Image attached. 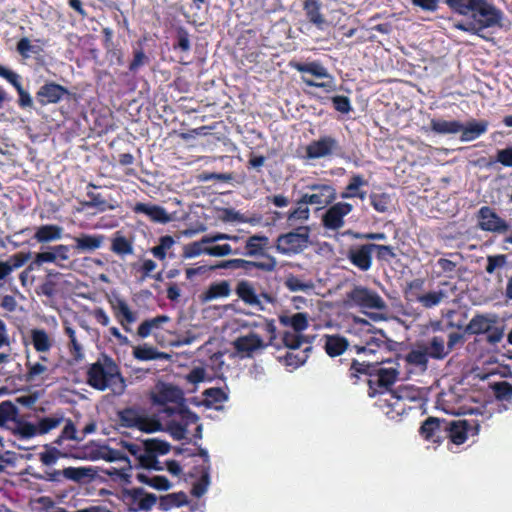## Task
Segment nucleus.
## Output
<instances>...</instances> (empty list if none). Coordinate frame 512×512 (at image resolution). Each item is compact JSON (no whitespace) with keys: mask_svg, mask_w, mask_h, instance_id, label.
Segmentation results:
<instances>
[{"mask_svg":"<svg viewBox=\"0 0 512 512\" xmlns=\"http://www.w3.org/2000/svg\"><path fill=\"white\" fill-rule=\"evenodd\" d=\"M464 333L485 335V340L490 345H496L504 336V326L494 314H476L466 324Z\"/></svg>","mask_w":512,"mask_h":512,"instance_id":"4","label":"nucleus"},{"mask_svg":"<svg viewBox=\"0 0 512 512\" xmlns=\"http://www.w3.org/2000/svg\"><path fill=\"white\" fill-rule=\"evenodd\" d=\"M138 429L142 432L153 433L162 430V424L151 416L143 414Z\"/></svg>","mask_w":512,"mask_h":512,"instance_id":"64","label":"nucleus"},{"mask_svg":"<svg viewBox=\"0 0 512 512\" xmlns=\"http://www.w3.org/2000/svg\"><path fill=\"white\" fill-rule=\"evenodd\" d=\"M143 414L144 413H142L140 409L136 407H126L118 411L117 416L122 427L138 429Z\"/></svg>","mask_w":512,"mask_h":512,"instance_id":"36","label":"nucleus"},{"mask_svg":"<svg viewBox=\"0 0 512 512\" xmlns=\"http://www.w3.org/2000/svg\"><path fill=\"white\" fill-rule=\"evenodd\" d=\"M177 417L180 419V422L171 421L168 423V428L174 439L182 440L186 437L187 427L191 424H196L197 422H189L182 416Z\"/></svg>","mask_w":512,"mask_h":512,"instance_id":"57","label":"nucleus"},{"mask_svg":"<svg viewBox=\"0 0 512 512\" xmlns=\"http://www.w3.org/2000/svg\"><path fill=\"white\" fill-rule=\"evenodd\" d=\"M231 293V285L228 281L212 283L204 292V301H212L219 297H227Z\"/></svg>","mask_w":512,"mask_h":512,"instance_id":"42","label":"nucleus"},{"mask_svg":"<svg viewBox=\"0 0 512 512\" xmlns=\"http://www.w3.org/2000/svg\"><path fill=\"white\" fill-rule=\"evenodd\" d=\"M269 244V238L266 235L254 234L247 238L245 242V250L240 251L241 255L248 257H260L264 260L265 255H269L265 252Z\"/></svg>","mask_w":512,"mask_h":512,"instance_id":"28","label":"nucleus"},{"mask_svg":"<svg viewBox=\"0 0 512 512\" xmlns=\"http://www.w3.org/2000/svg\"><path fill=\"white\" fill-rule=\"evenodd\" d=\"M69 95L67 88L54 81L46 82L36 92V100L41 106L59 103Z\"/></svg>","mask_w":512,"mask_h":512,"instance_id":"18","label":"nucleus"},{"mask_svg":"<svg viewBox=\"0 0 512 512\" xmlns=\"http://www.w3.org/2000/svg\"><path fill=\"white\" fill-rule=\"evenodd\" d=\"M353 209V205L347 201L331 203L321 217L322 226L327 230L334 231L343 228L346 225L345 218Z\"/></svg>","mask_w":512,"mask_h":512,"instance_id":"11","label":"nucleus"},{"mask_svg":"<svg viewBox=\"0 0 512 512\" xmlns=\"http://www.w3.org/2000/svg\"><path fill=\"white\" fill-rule=\"evenodd\" d=\"M111 251L122 257L131 255L134 253L133 243L126 236L116 232L112 239Z\"/></svg>","mask_w":512,"mask_h":512,"instance_id":"44","label":"nucleus"},{"mask_svg":"<svg viewBox=\"0 0 512 512\" xmlns=\"http://www.w3.org/2000/svg\"><path fill=\"white\" fill-rule=\"evenodd\" d=\"M202 395L205 398V402L207 406H210L215 403H221L228 399L227 395L220 388H209L204 390Z\"/></svg>","mask_w":512,"mask_h":512,"instance_id":"61","label":"nucleus"},{"mask_svg":"<svg viewBox=\"0 0 512 512\" xmlns=\"http://www.w3.org/2000/svg\"><path fill=\"white\" fill-rule=\"evenodd\" d=\"M18 413L17 406L11 401L0 402V427H6L9 430V426H11Z\"/></svg>","mask_w":512,"mask_h":512,"instance_id":"45","label":"nucleus"},{"mask_svg":"<svg viewBox=\"0 0 512 512\" xmlns=\"http://www.w3.org/2000/svg\"><path fill=\"white\" fill-rule=\"evenodd\" d=\"M235 293L239 299L246 305L256 307L258 310H264L261 303V296L257 293L253 283L242 280L236 284Z\"/></svg>","mask_w":512,"mask_h":512,"instance_id":"27","label":"nucleus"},{"mask_svg":"<svg viewBox=\"0 0 512 512\" xmlns=\"http://www.w3.org/2000/svg\"><path fill=\"white\" fill-rule=\"evenodd\" d=\"M341 151L339 140L332 135L324 134L306 145L305 157L308 160L331 158L339 155Z\"/></svg>","mask_w":512,"mask_h":512,"instance_id":"8","label":"nucleus"},{"mask_svg":"<svg viewBox=\"0 0 512 512\" xmlns=\"http://www.w3.org/2000/svg\"><path fill=\"white\" fill-rule=\"evenodd\" d=\"M0 77L13 85L19 96L18 104L21 108L32 107L31 95L23 88L19 74L0 65Z\"/></svg>","mask_w":512,"mask_h":512,"instance_id":"25","label":"nucleus"},{"mask_svg":"<svg viewBox=\"0 0 512 512\" xmlns=\"http://www.w3.org/2000/svg\"><path fill=\"white\" fill-rule=\"evenodd\" d=\"M445 5L455 14L471 16L479 37L485 29L501 26L503 12L488 0H445Z\"/></svg>","mask_w":512,"mask_h":512,"instance_id":"1","label":"nucleus"},{"mask_svg":"<svg viewBox=\"0 0 512 512\" xmlns=\"http://www.w3.org/2000/svg\"><path fill=\"white\" fill-rule=\"evenodd\" d=\"M488 128V122L481 121V122H469L467 125L463 126L460 132H462V136H460V139L462 141H471L482 134L486 133Z\"/></svg>","mask_w":512,"mask_h":512,"instance_id":"40","label":"nucleus"},{"mask_svg":"<svg viewBox=\"0 0 512 512\" xmlns=\"http://www.w3.org/2000/svg\"><path fill=\"white\" fill-rule=\"evenodd\" d=\"M277 267V260L272 255H265L264 260L253 261L242 258H233V269H243L244 273L251 275L254 269H259L261 272L271 273Z\"/></svg>","mask_w":512,"mask_h":512,"instance_id":"19","label":"nucleus"},{"mask_svg":"<svg viewBox=\"0 0 512 512\" xmlns=\"http://www.w3.org/2000/svg\"><path fill=\"white\" fill-rule=\"evenodd\" d=\"M349 348V341L341 335H325L324 350L329 357H339Z\"/></svg>","mask_w":512,"mask_h":512,"instance_id":"33","label":"nucleus"},{"mask_svg":"<svg viewBox=\"0 0 512 512\" xmlns=\"http://www.w3.org/2000/svg\"><path fill=\"white\" fill-rule=\"evenodd\" d=\"M386 361H376V368L374 369V377L368 379V395L374 398L377 394H383L388 391L390 386L393 385L399 376L397 367H381Z\"/></svg>","mask_w":512,"mask_h":512,"instance_id":"10","label":"nucleus"},{"mask_svg":"<svg viewBox=\"0 0 512 512\" xmlns=\"http://www.w3.org/2000/svg\"><path fill=\"white\" fill-rule=\"evenodd\" d=\"M429 357L426 349H412L406 354L405 361L410 365L425 369L427 368Z\"/></svg>","mask_w":512,"mask_h":512,"instance_id":"55","label":"nucleus"},{"mask_svg":"<svg viewBox=\"0 0 512 512\" xmlns=\"http://www.w3.org/2000/svg\"><path fill=\"white\" fill-rule=\"evenodd\" d=\"M74 245L72 249L76 253H90L102 247L105 242V235L103 234H89L81 233L73 237Z\"/></svg>","mask_w":512,"mask_h":512,"instance_id":"22","label":"nucleus"},{"mask_svg":"<svg viewBox=\"0 0 512 512\" xmlns=\"http://www.w3.org/2000/svg\"><path fill=\"white\" fill-rule=\"evenodd\" d=\"M174 50H180L183 52H188L191 48L190 36L188 31L183 28V26H178L176 28V37L174 45Z\"/></svg>","mask_w":512,"mask_h":512,"instance_id":"59","label":"nucleus"},{"mask_svg":"<svg viewBox=\"0 0 512 512\" xmlns=\"http://www.w3.org/2000/svg\"><path fill=\"white\" fill-rule=\"evenodd\" d=\"M436 270H434V278H448L454 279L457 272L458 263L448 258H439L436 263Z\"/></svg>","mask_w":512,"mask_h":512,"instance_id":"39","label":"nucleus"},{"mask_svg":"<svg viewBox=\"0 0 512 512\" xmlns=\"http://www.w3.org/2000/svg\"><path fill=\"white\" fill-rule=\"evenodd\" d=\"M407 398L408 390L401 386L396 391L386 393L384 397L378 400L377 405L389 420L398 421L407 409L405 402Z\"/></svg>","mask_w":512,"mask_h":512,"instance_id":"9","label":"nucleus"},{"mask_svg":"<svg viewBox=\"0 0 512 512\" xmlns=\"http://www.w3.org/2000/svg\"><path fill=\"white\" fill-rule=\"evenodd\" d=\"M63 228L56 224H45L36 228L34 233L35 241L38 243H49L61 239Z\"/></svg>","mask_w":512,"mask_h":512,"instance_id":"34","label":"nucleus"},{"mask_svg":"<svg viewBox=\"0 0 512 512\" xmlns=\"http://www.w3.org/2000/svg\"><path fill=\"white\" fill-rule=\"evenodd\" d=\"M133 356L139 361H152L163 359V357H166V354L158 351L155 347L144 344L134 348Z\"/></svg>","mask_w":512,"mask_h":512,"instance_id":"48","label":"nucleus"},{"mask_svg":"<svg viewBox=\"0 0 512 512\" xmlns=\"http://www.w3.org/2000/svg\"><path fill=\"white\" fill-rule=\"evenodd\" d=\"M368 183L361 174H354L349 179V182L345 188V190L340 194L342 199L355 198V193L361 187L367 186Z\"/></svg>","mask_w":512,"mask_h":512,"instance_id":"53","label":"nucleus"},{"mask_svg":"<svg viewBox=\"0 0 512 512\" xmlns=\"http://www.w3.org/2000/svg\"><path fill=\"white\" fill-rule=\"evenodd\" d=\"M290 67L300 73H308L316 78L326 79L325 81L318 82L313 79L302 76V81L311 87H318L325 89L326 92H333L336 89L334 77L327 71V69L319 62L314 61L310 63L290 62Z\"/></svg>","mask_w":512,"mask_h":512,"instance_id":"6","label":"nucleus"},{"mask_svg":"<svg viewBox=\"0 0 512 512\" xmlns=\"http://www.w3.org/2000/svg\"><path fill=\"white\" fill-rule=\"evenodd\" d=\"M63 421L62 416H45L36 424L37 435H43L56 429Z\"/></svg>","mask_w":512,"mask_h":512,"instance_id":"56","label":"nucleus"},{"mask_svg":"<svg viewBox=\"0 0 512 512\" xmlns=\"http://www.w3.org/2000/svg\"><path fill=\"white\" fill-rule=\"evenodd\" d=\"M92 469L89 467H66L62 470L45 471L43 476H37V479L59 483L62 479L70 480L76 483H81L87 477H91Z\"/></svg>","mask_w":512,"mask_h":512,"instance_id":"15","label":"nucleus"},{"mask_svg":"<svg viewBox=\"0 0 512 512\" xmlns=\"http://www.w3.org/2000/svg\"><path fill=\"white\" fill-rule=\"evenodd\" d=\"M310 202L303 194L296 202L294 208H292L287 214V223L293 226L297 223H304L309 220L311 212L309 208Z\"/></svg>","mask_w":512,"mask_h":512,"instance_id":"30","label":"nucleus"},{"mask_svg":"<svg viewBox=\"0 0 512 512\" xmlns=\"http://www.w3.org/2000/svg\"><path fill=\"white\" fill-rule=\"evenodd\" d=\"M478 227L483 231L505 233L510 229L507 221L502 219L491 206H481L476 215Z\"/></svg>","mask_w":512,"mask_h":512,"instance_id":"13","label":"nucleus"},{"mask_svg":"<svg viewBox=\"0 0 512 512\" xmlns=\"http://www.w3.org/2000/svg\"><path fill=\"white\" fill-rule=\"evenodd\" d=\"M321 3L319 0H304L303 10L309 22L317 26L318 29H323L326 20L321 13Z\"/></svg>","mask_w":512,"mask_h":512,"instance_id":"35","label":"nucleus"},{"mask_svg":"<svg viewBox=\"0 0 512 512\" xmlns=\"http://www.w3.org/2000/svg\"><path fill=\"white\" fill-rule=\"evenodd\" d=\"M175 245V238L172 235H163L159 238V244L150 249L151 254L159 259L165 260L167 252Z\"/></svg>","mask_w":512,"mask_h":512,"instance_id":"50","label":"nucleus"},{"mask_svg":"<svg viewBox=\"0 0 512 512\" xmlns=\"http://www.w3.org/2000/svg\"><path fill=\"white\" fill-rule=\"evenodd\" d=\"M280 322L285 327H291L294 333H301L306 330L309 325L307 313L297 312L293 315H280Z\"/></svg>","mask_w":512,"mask_h":512,"instance_id":"38","label":"nucleus"},{"mask_svg":"<svg viewBox=\"0 0 512 512\" xmlns=\"http://www.w3.org/2000/svg\"><path fill=\"white\" fill-rule=\"evenodd\" d=\"M232 345L234 350L241 357H252L255 351L268 346V344H265L258 334L253 332L236 338Z\"/></svg>","mask_w":512,"mask_h":512,"instance_id":"20","label":"nucleus"},{"mask_svg":"<svg viewBox=\"0 0 512 512\" xmlns=\"http://www.w3.org/2000/svg\"><path fill=\"white\" fill-rule=\"evenodd\" d=\"M169 319L167 315H157L156 317L144 320L138 326V336L143 339L147 338L154 329H158L162 323L169 321Z\"/></svg>","mask_w":512,"mask_h":512,"instance_id":"46","label":"nucleus"},{"mask_svg":"<svg viewBox=\"0 0 512 512\" xmlns=\"http://www.w3.org/2000/svg\"><path fill=\"white\" fill-rule=\"evenodd\" d=\"M9 431L18 439H31L37 435L36 425L27 421L25 416H20L19 413L9 426Z\"/></svg>","mask_w":512,"mask_h":512,"instance_id":"31","label":"nucleus"},{"mask_svg":"<svg viewBox=\"0 0 512 512\" xmlns=\"http://www.w3.org/2000/svg\"><path fill=\"white\" fill-rule=\"evenodd\" d=\"M370 203L377 213H386L391 202L387 193H371Z\"/></svg>","mask_w":512,"mask_h":512,"instance_id":"58","label":"nucleus"},{"mask_svg":"<svg viewBox=\"0 0 512 512\" xmlns=\"http://www.w3.org/2000/svg\"><path fill=\"white\" fill-rule=\"evenodd\" d=\"M207 243H203V238L200 241L192 242L183 247L182 256L184 258H194L201 254H205Z\"/></svg>","mask_w":512,"mask_h":512,"instance_id":"63","label":"nucleus"},{"mask_svg":"<svg viewBox=\"0 0 512 512\" xmlns=\"http://www.w3.org/2000/svg\"><path fill=\"white\" fill-rule=\"evenodd\" d=\"M150 400L153 405L160 407V412L167 414L168 417L182 415L189 422L199 421L198 414L187 406L184 392L172 383L158 382L150 395Z\"/></svg>","mask_w":512,"mask_h":512,"instance_id":"2","label":"nucleus"},{"mask_svg":"<svg viewBox=\"0 0 512 512\" xmlns=\"http://www.w3.org/2000/svg\"><path fill=\"white\" fill-rule=\"evenodd\" d=\"M38 43L43 44V41L40 39H36L35 43L32 44L29 38L24 37L17 42L16 50L24 59H29V57H31V54L39 55L43 52L42 46Z\"/></svg>","mask_w":512,"mask_h":512,"instance_id":"43","label":"nucleus"},{"mask_svg":"<svg viewBox=\"0 0 512 512\" xmlns=\"http://www.w3.org/2000/svg\"><path fill=\"white\" fill-rule=\"evenodd\" d=\"M132 211L135 214H144L148 219L155 223L166 224L171 221V217L163 206L145 202H137L133 205Z\"/></svg>","mask_w":512,"mask_h":512,"instance_id":"21","label":"nucleus"},{"mask_svg":"<svg viewBox=\"0 0 512 512\" xmlns=\"http://www.w3.org/2000/svg\"><path fill=\"white\" fill-rule=\"evenodd\" d=\"M429 357L436 360H442L449 353L448 348L445 347V341L440 336H434L426 348Z\"/></svg>","mask_w":512,"mask_h":512,"instance_id":"49","label":"nucleus"},{"mask_svg":"<svg viewBox=\"0 0 512 512\" xmlns=\"http://www.w3.org/2000/svg\"><path fill=\"white\" fill-rule=\"evenodd\" d=\"M136 479L138 482L160 491H167L172 487L167 476H150L148 472L143 471L136 474Z\"/></svg>","mask_w":512,"mask_h":512,"instance_id":"37","label":"nucleus"},{"mask_svg":"<svg viewBox=\"0 0 512 512\" xmlns=\"http://www.w3.org/2000/svg\"><path fill=\"white\" fill-rule=\"evenodd\" d=\"M109 304L116 321L122 326L125 332H131V324L137 321L138 314L133 311L126 300L119 295H114L109 299Z\"/></svg>","mask_w":512,"mask_h":512,"instance_id":"17","label":"nucleus"},{"mask_svg":"<svg viewBox=\"0 0 512 512\" xmlns=\"http://www.w3.org/2000/svg\"><path fill=\"white\" fill-rule=\"evenodd\" d=\"M431 129L438 134H456L463 129L459 121H446L441 118H432Z\"/></svg>","mask_w":512,"mask_h":512,"instance_id":"41","label":"nucleus"},{"mask_svg":"<svg viewBox=\"0 0 512 512\" xmlns=\"http://www.w3.org/2000/svg\"><path fill=\"white\" fill-rule=\"evenodd\" d=\"M493 391L496 399L509 401L512 399V384L507 381H500L494 384Z\"/></svg>","mask_w":512,"mask_h":512,"instance_id":"62","label":"nucleus"},{"mask_svg":"<svg viewBox=\"0 0 512 512\" xmlns=\"http://www.w3.org/2000/svg\"><path fill=\"white\" fill-rule=\"evenodd\" d=\"M352 304L364 309L383 310L386 304L377 291L365 286H355L348 293Z\"/></svg>","mask_w":512,"mask_h":512,"instance_id":"12","label":"nucleus"},{"mask_svg":"<svg viewBox=\"0 0 512 512\" xmlns=\"http://www.w3.org/2000/svg\"><path fill=\"white\" fill-rule=\"evenodd\" d=\"M86 382L92 389L100 392H104L110 387L115 391V386L118 383L116 391L118 395L122 394L126 387L124 377L111 356H103L89 365L86 369Z\"/></svg>","mask_w":512,"mask_h":512,"instance_id":"3","label":"nucleus"},{"mask_svg":"<svg viewBox=\"0 0 512 512\" xmlns=\"http://www.w3.org/2000/svg\"><path fill=\"white\" fill-rule=\"evenodd\" d=\"M443 425H447L444 420L429 416L420 426L419 433L425 440L436 442L440 438Z\"/></svg>","mask_w":512,"mask_h":512,"instance_id":"32","label":"nucleus"},{"mask_svg":"<svg viewBox=\"0 0 512 512\" xmlns=\"http://www.w3.org/2000/svg\"><path fill=\"white\" fill-rule=\"evenodd\" d=\"M310 227L298 226L292 231L282 233L276 239V249L284 255L298 254L310 244Z\"/></svg>","mask_w":512,"mask_h":512,"instance_id":"5","label":"nucleus"},{"mask_svg":"<svg viewBox=\"0 0 512 512\" xmlns=\"http://www.w3.org/2000/svg\"><path fill=\"white\" fill-rule=\"evenodd\" d=\"M310 193H304L307 201L312 205L327 207L333 203L338 195L337 190L332 184L314 183L306 187Z\"/></svg>","mask_w":512,"mask_h":512,"instance_id":"16","label":"nucleus"},{"mask_svg":"<svg viewBox=\"0 0 512 512\" xmlns=\"http://www.w3.org/2000/svg\"><path fill=\"white\" fill-rule=\"evenodd\" d=\"M98 188L93 183H89L86 186V196L88 197V200H85L82 202V205L84 207H87L88 209H96L97 212L103 213L106 211H109V209H114V204H111L108 202V200L103 197L100 193H95L90 189H96Z\"/></svg>","mask_w":512,"mask_h":512,"instance_id":"29","label":"nucleus"},{"mask_svg":"<svg viewBox=\"0 0 512 512\" xmlns=\"http://www.w3.org/2000/svg\"><path fill=\"white\" fill-rule=\"evenodd\" d=\"M377 368V361L370 362H359L357 360H352L349 368V377L351 379H358L359 374H364L370 376V378L374 377V371Z\"/></svg>","mask_w":512,"mask_h":512,"instance_id":"47","label":"nucleus"},{"mask_svg":"<svg viewBox=\"0 0 512 512\" xmlns=\"http://www.w3.org/2000/svg\"><path fill=\"white\" fill-rule=\"evenodd\" d=\"M209 483H210L209 467L204 466V467H202V475L200 477V480L198 482L194 483V485L191 489V494L195 497L203 496L207 490Z\"/></svg>","mask_w":512,"mask_h":512,"instance_id":"60","label":"nucleus"},{"mask_svg":"<svg viewBox=\"0 0 512 512\" xmlns=\"http://www.w3.org/2000/svg\"><path fill=\"white\" fill-rule=\"evenodd\" d=\"M368 333L370 334L363 345L356 344L354 349L357 353H375L382 347H388L387 337L383 331L374 329L371 324H368Z\"/></svg>","mask_w":512,"mask_h":512,"instance_id":"23","label":"nucleus"},{"mask_svg":"<svg viewBox=\"0 0 512 512\" xmlns=\"http://www.w3.org/2000/svg\"><path fill=\"white\" fill-rule=\"evenodd\" d=\"M30 343L34 350L40 353L39 359L47 361L43 353L49 352L55 345L54 338L45 329H31L30 330Z\"/></svg>","mask_w":512,"mask_h":512,"instance_id":"26","label":"nucleus"},{"mask_svg":"<svg viewBox=\"0 0 512 512\" xmlns=\"http://www.w3.org/2000/svg\"><path fill=\"white\" fill-rule=\"evenodd\" d=\"M144 451L155 456L166 455L171 451V444L158 438L147 439L144 441Z\"/></svg>","mask_w":512,"mask_h":512,"instance_id":"51","label":"nucleus"},{"mask_svg":"<svg viewBox=\"0 0 512 512\" xmlns=\"http://www.w3.org/2000/svg\"><path fill=\"white\" fill-rule=\"evenodd\" d=\"M425 280L423 278H416L406 284L404 295L406 300L410 302H417V297H421L424 293Z\"/></svg>","mask_w":512,"mask_h":512,"instance_id":"54","label":"nucleus"},{"mask_svg":"<svg viewBox=\"0 0 512 512\" xmlns=\"http://www.w3.org/2000/svg\"><path fill=\"white\" fill-rule=\"evenodd\" d=\"M487 417L483 412L477 410L475 419L453 421L445 426L444 431L448 432L451 442L458 445L463 444L469 435L474 436L479 433L481 424L485 422Z\"/></svg>","mask_w":512,"mask_h":512,"instance_id":"7","label":"nucleus"},{"mask_svg":"<svg viewBox=\"0 0 512 512\" xmlns=\"http://www.w3.org/2000/svg\"><path fill=\"white\" fill-rule=\"evenodd\" d=\"M445 297L446 292L439 289L424 293L420 298H417V302L425 309H431L438 306Z\"/></svg>","mask_w":512,"mask_h":512,"instance_id":"52","label":"nucleus"},{"mask_svg":"<svg viewBox=\"0 0 512 512\" xmlns=\"http://www.w3.org/2000/svg\"><path fill=\"white\" fill-rule=\"evenodd\" d=\"M128 496L134 512H148L154 507V504L158 500L155 494L147 493L143 488H133L129 490Z\"/></svg>","mask_w":512,"mask_h":512,"instance_id":"24","label":"nucleus"},{"mask_svg":"<svg viewBox=\"0 0 512 512\" xmlns=\"http://www.w3.org/2000/svg\"><path fill=\"white\" fill-rule=\"evenodd\" d=\"M373 243L352 245L346 252V259L360 272H368L373 266Z\"/></svg>","mask_w":512,"mask_h":512,"instance_id":"14","label":"nucleus"}]
</instances>
